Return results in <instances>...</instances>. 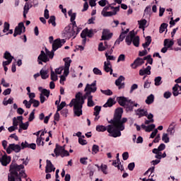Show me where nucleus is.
Masks as SVG:
<instances>
[{
	"label": "nucleus",
	"mask_w": 181,
	"mask_h": 181,
	"mask_svg": "<svg viewBox=\"0 0 181 181\" xmlns=\"http://www.w3.org/2000/svg\"><path fill=\"white\" fill-rule=\"evenodd\" d=\"M108 3V1L107 0H100L98 1V4L100 5V6H105V5H107V4Z\"/></svg>",
	"instance_id": "bf43d9fd"
},
{
	"label": "nucleus",
	"mask_w": 181,
	"mask_h": 181,
	"mask_svg": "<svg viewBox=\"0 0 181 181\" xmlns=\"http://www.w3.org/2000/svg\"><path fill=\"white\" fill-rule=\"evenodd\" d=\"M124 108L127 112H132L134 111V101L129 99L127 103H126Z\"/></svg>",
	"instance_id": "a211bd4d"
},
{
	"label": "nucleus",
	"mask_w": 181,
	"mask_h": 181,
	"mask_svg": "<svg viewBox=\"0 0 181 181\" xmlns=\"http://www.w3.org/2000/svg\"><path fill=\"white\" fill-rule=\"evenodd\" d=\"M25 166L21 165H18L16 163H12L10 165V174L8 175V181H22V177H28L25 171L21 170V169H24ZM18 172H20L18 173Z\"/></svg>",
	"instance_id": "f03ea898"
},
{
	"label": "nucleus",
	"mask_w": 181,
	"mask_h": 181,
	"mask_svg": "<svg viewBox=\"0 0 181 181\" xmlns=\"http://www.w3.org/2000/svg\"><path fill=\"white\" fill-rule=\"evenodd\" d=\"M64 156H70V153H69L66 148H64L62 153L61 154V158H64Z\"/></svg>",
	"instance_id": "13d9d810"
},
{
	"label": "nucleus",
	"mask_w": 181,
	"mask_h": 181,
	"mask_svg": "<svg viewBox=\"0 0 181 181\" xmlns=\"http://www.w3.org/2000/svg\"><path fill=\"white\" fill-rule=\"evenodd\" d=\"M74 114L76 117H81L83 115V104L76 103L74 106Z\"/></svg>",
	"instance_id": "423d86ee"
},
{
	"label": "nucleus",
	"mask_w": 181,
	"mask_h": 181,
	"mask_svg": "<svg viewBox=\"0 0 181 181\" xmlns=\"http://www.w3.org/2000/svg\"><path fill=\"white\" fill-rule=\"evenodd\" d=\"M105 57H106L107 62H108V60H109V61H110V60H115V57L114 56H112V55H108V52H106V53L105 54Z\"/></svg>",
	"instance_id": "5fc2aeb1"
},
{
	"label": "nucleus",
	"mask_w": 181,
	"mask_h": 181,
	"mask_svg": "<svg viewBox=\"0 0 181 181\" xmlns=\"http://www.w3.org/2000/svg\"><path fill=\"white\" fill-rule=\"evenodd\" d=\"M45 51H46V54L48 57V59H53V57H54V52L55 51H53V49L52 50V52L50 51H48L47 50V48H45Z\"/></svg>",
	"instance_id": "473e14b6"
},
{
	"label": "nucleus",
	"mask_w": 181,
	"mask_h": 181,
	"mask_svg": "<svg viewBox=\"0 0 181 181\" xmlns=\"http://www.w3.org/2000/svg\"><path fill=\"white\" fill-rule=\"evenodd\" d=\"M155 100V96H153V94H151L148 95L145 101L146 104H148L150 105V104H152Z\"/></svg>",
	"instance_id": "a878e982"
},
{
	"label": "nucleus",
	"mask_w": 181,
	"mask_h": 181,
	"mask_svg": "<svg viewBox=\"0 0 181 181\" xmlns=\"http://www.w3.org/2000/svg\"><path fill=\"white\" fill-rule=\"evenodd\" d=\"M135 37V31L132 30L130 31L129 35L126 37L125 42L128 46H131L132 43V40Z\"/></svg>",
	"instance_id": "f8f14e48"
},
{
	"label": "nucleus",
	"mask_w": 181,
	"mask_h": 181,
	"mask_svg": "<svg viewBox=\"0 0 181 181\" xmlns=\"http://www.w3.org/2000/svg\"><path fill=\"white\" fill-rule=\"evenodd\" d=\"M146 54H148V51L146 49H144L143 51H140L139 52V56H140V57H142L144 56H146Z\"/></svg>",
	"instance_id": "338daca9"
},
{
	"label": "nucleus",
	"mask_w": 181,
	"mask_h": 181,
	"mask_svg": "<svg viewBox=\"0 0 181 181\" xmlns=\"http://www.w3.org/2000/svg\"><path fill=\"white\" fill-rule=\"evenodd\" d=\"M119 62H125V54H122L119 56L117 63H119Z\"/></svg>",
	"instance_id": "4d7b16f0"
},
{
	"label": "nucleus",
	"mask_w": 181,
	"mask_h": 181,
	"mask_svg": "<svg viewBox=\"0 0 181 181\" xmlns=\"http://www.w3.org/2000/svg\"><path fill=\"white\" fill-rule=\"evenodd\" d=\"M94 105H95V103L93 101V96H89L88 98V107H94Z\"/></svg>",
	"instance_id": "37998d69"
},
{
	"label": "nucleus",
	"mask_w": 181,
	"mask_h": 181,
	"mask_svg": "<svg viewBox=\"0 0 181 181\" xmlns=\"http://www.w3.org/2000/svg\"><path fill=\"white\" fill-rule=\"evenodd\" d=\"M155 81V86H160L162 84V77L160 76H157L154 79Z\"/></svg>",
	"instance_id": "a18cd8bd"
},
{
	"label": "nucleus",
	"mask_w": 181,
	"mask_h": 181,
	"mask_svg": "<svg viewBox=\"0 0 181 181\" xmlns=\"http://www.w3.org/2000/svg\"><path fill=\"white\" fill-rule=\"evenodd\" d=\"M41 94H42V95H45V97H47V98H49V97L50 95V90H47L46 88H44L41 90Z\"/></svg>",
	"instance_id": "ea45409f"
},
{
	"label": "nucleus",
	"mask_w": 181,
	"mask_h": 181,
	"mask_svg": "<svg viewBox=\"0 0 181 181\" xmlns=\"http://www.w3.org/2000/svg\"><path fill=\"white\" fill-rule=\"evenodd\" d=\"M34 119H35V110H33L30 112L29 118H28V121H29V122H32V121H33Z\"/></svg>",
	"instance_id": "3c124183"
},
{
	"label": "nucleus",
	"mask_w": 181,
	"mask_h": 181,
	"mask_svg": "<svg viewBox=\"0 0 181 181\" xmlns=\"http://www.w3.org/2000/svg\"><path fill=\"white\" fill-rule=\"evenodd\" d=\"M104 50H105V47H104V43L100 42L98 45V51L104 52Z\"/></svg>",
	"instance_id": "6e6d98bb"
},
{
	"label": "nucleus",
	"mask_w": 181,
	"mask_h": 181,
	"mask_svg": "<svg viewBox=\"0 0 181 181\" xmlns=\"http://www.w3.org/2000/svg\"><path fill=\"white\" fill-rule=\"evenodd\" d=\"M19 127L21 129L26 131V129L29 128V122H26L25 123H23V122L22 123L20 124Z\"/></svg>",
	"instance_id": "f704fd0d"
},
{
	"label": "nucleus",
	"mask_w": 181,
	"mask_h": 181,
	"mask_svg": "<svg viewBox=\"0 0 181 181\" xmlns=\"http://www.w3.org/2000/svg\"><path fill=\"white\" fill-rule=\"evenodd\" d=\"M93 71L94 74H96L98 76H103V72H101V70H100L98 68H94Z\"/></svg>",
	"instance_id": "864d4df0"
},
{
	"label": "nucleus",
	"mask_w": 181,
	"mask_h": 181,
	"mask_svg": "<svg viewBox=\"0 0 181 181\" xmlns=\"http://www.w3.org/2000/svg\"><path fill=\"white\" fill-rule=\"evenodd\" d=\"M23 29V33H25L26 28L25 27V24L23 23V22H21L18 23V26H16L14 29L13 37H16L18 35H22Z\"/></svg>",
	"instance_id": "20e7f679"
},
{
	"label": "nucleus",
	"mask_w": 181,
	"mask_h": 181,
	"mask_svg": "<svg viewBox=\"0 0 181 181\" xmlns=\"http://www.w3.org/2000/svg\"><path fill=\"white\" fill-rule=\"evenodd\" d=\"M0 162L2 166H8V165L11 163V157L8 156H3L1 158H0Z\"/></svg>",
	"instance_id": "f3484780"
},
{
	"label": "nucleus",
	"mask_w": 181,
	"mask_h": 181,
	"mask_svg": "<svg viewBox=\"0 0 181 181\" xmlns=\"http://www.w3.org/2000/svg\"><path fill=\"white\" fill-rule=\"evenodd\" d=\"M162 141L165 142V144H168L169 142V136H168V134H163L162 136Z\"/></svg>",
	"instance_id": "de8ad7c7"
},
{
	"label": "nucleus",
	"mask_w": 181,
	"mask_h": 181,
	"mask_svg": "<svg viewBox=\"0 0 181 181\" xmlns=\"http://www.w3.org/2000/svg\"><path fill=\"white\" fill-rule=\"evenodd\" d=\"M152 67L151 66H148L146 69H140L139 70V76H151V70Z\"/></svg>",
	"instance_id": "412c9836"
},
{
	"label": "nucleus",
	"mask_w": 181,
	"mask_h": 181,
	"mask_svg": "<svg viewBox=\"0 0 181 181\" xmlns=\"http://www.w3.org/2000/svg\"><path fill=\"white\" fill-rule=\"evenodd\" d=\"M62 46H63V44H62V40L60 39H57L54 41V42L52 43V50L53 52H56V50H57V49H60V47H62Z\"/></svg>",
	"instance_id": "dca6fc26"
},
{
	"label": "nucleus",
	"mask_w": 181,
	"mask_h": 181,
	"mask_svg": "<svg viewBox=\"0 0 181 181\" xmlns=\"http://www.w3.org/2000/svg\"><path fill=\"white\" fill-rule=\"evenodd\" d=\"M110 33V30H107V29L103 30L102 40H109V39H111V37H112V33Z\"/></svg>",
	"instance_id": "6ab92c4d"
},
{
	"label": "nucleus",
	"mask_w": 181,
	"mask_h": 181,
	"mask_svg": "<svg viewBox=\"0 0 181 181\" xmlns=\"http://www.w3.org/2000/svg\"><path fill=\"white\" fill-rule=\"evenodd\" d=\"M132 43L134 46L136 47H139V36H136L134 35L133 40H132Z\"/></svg>",
	"instance_id": "c85d7f7f"
},
{
	"label": "nucleus",
	"mask_w": 181,
	"mask_h": 181,
	"mask_svg": "<svg viewBox=\"0 0 181 181\" xmlns=\"http://www.w3.org/2000/svg\"><path fill=\"white\" fill-rule=\"evenodd\" d=\"M94 36V30H88V28L83 29L81 33V37H93Z\"/></svg>",
	"instance_id": "0eeeda50"
},
{
	"label": "nucleus",
	"mask_w": 181,
	"mask_h": 181,
	"mask_svg": "<svg viewBox=\"0 0 181 181\" xmlns=\"http://www.w3.org/2000/svg\"><path fill=\"white\" fill-rule=\"evenodd\" d=\"M168 132H169L171 135L173 134H175V125L173 124H170L168 129Z\"/></svg>",
	"instance_id": "49530a36"
},
{
	"label": "nucleus",
	"mask_w": 181,
	"mask_h": 181,
	"mask_svg": "<svg viewBox=\"0 0 181 181\" xmlns=\"http://www.w3.org/2000/svg\"><path fill=\"white\" fill-rule=\"evenodd\" d=\"M88 159V158H87V157L81 158H80V163H82V165H87Z\"/></svg>",
	"instance_id": "0e129e2a"
},
{
	"label": "nucleus",
	"mask_w": 181,
	"mask_h": 181,
	"mask_svg": "<svg viewBox=\"0 0 181 181\" xmlns=\"http://www.w3.org/2000/svg\"><path fill=\"white\" fill-rule=\"evenodd\" d=\"M29 143L28 141L22 142L21 143V149H25V148H29Z\"/></svg>",
	"instance_id": "052dcab7"
},
{
	"label": "nucleus",
	"mask_w": 181,
	"mask_h": 181,
	"mask_svg": "<svg viewBox=\"0 0 181 181\" xmlns=\"http://www.w3.org/2000/svg\"><path fill=\"white\" fill-rule=\"evenodd\" d=\"M84 91H86L85 94L88 96V98H89L90 96H92L91 93H95V91H97V87L92 88L90 86V84L88 83Z\"/></svg>",
	"instance_id": "4468645a"
},
{
	"label": "nucleus",
	"mask_w": 181,
	"mask_h": 181,
	"mask_svg": "<svg viewBox=\"0 0 181 181\" xmlns=\"http://www.w3.org/2000/svg\"><path fill=\"white\" fill-rule=\"evenodd\" d=\"M30 8H32V4H30L29 2H26L23 8V12H25L28 13Z\"/></svg>",
	"instance_id": "a19ab883"
},
{
	"label": "nucleus",
	"mask_w": 181,
	"mask_h": 181,
	"mask_svg": "<svg viewBox=\"0 0 181 181\" xmlns=\"http://www.w3.org/2000/svg\"><path fill=\"white\" fill-rule=\"evenodd\" d=\"M104 70L106 73H110V74H112V69H111L110 66L107 65V62H104Z\"/></svg>",
	"instance_id": "e433bc0d"
},
{
	"label": "nucleus",
	"mask_w": 181,
	"mask_h": 181,
	"mask_svg": "<svg viewBox=\"0 0 181 181\" xmlns=\"http://www.w3.org/2000/svg\"><path fill=\"white\" fill-rule=\"evenodd\" d=\"M135 168V163H130L128 165V169L129 170H134Z\"/></svg>",
	"instance_id": "774afa93"
},
{
	"label": "nucleus",
	"mask_w": 181,
	"mask_h": 181,
	"mask_svg": "<svg viewBox=\"0 0 181 181\" xmlns=\"http://www.w3.org/2000/svg\"><path fill=\"white\" fill-rule=\"evenodd\" d=\"M116 100L121 107H124L127 105V102L129 101L128 98L124 96L117 97Z\"/></svg>",
	"instance_id": "ddd939ff"
},
{
	"label": "nucleus",
	"mask_w": 181,
	"mask_h": 181,
	"mask_svg": "<svg viewBox=\"0 0 181 181\" xmlns=\"http://www.w3.org/2000/svg\"><path fill=\"white\" fill-rule=\"evenodd\" d=\"M51 80L52 81H57V80H58L57 74H56V73H54V71L52 68H51Z\"/></svg>",
	"instance_id": "72a5a7b5"
},
{
	"label": "nucleus",
	"mask_w": 181,
	"mask_h": 181,
	"mask_svg": "<svg viewBox=\"0 0 181 181\" xmlns=\"http://www.w3.org/2000/svg\"><path fill=\"white\" fill-rule=\"evenodd\" d=\"M94 111L93 115H95V117H98V115H100V112L101 111V106L96 105L94 107Z\"/></svg>",
	"instance_id": "2f4dec72"
},
{
	"label": "nucleus",
	"mask_w": 181,
	"mask_h": 181,
	"mask_svg": "<svg viewBox=\"0 0 181 181\" xmlns=\"http://www.w3.org/2000/svg\"><path fill=\"white\" fill-rule=\"evenodd\" d=\"M11 27V25L8 22H5L4 24V30L3 33H6L8 30H9V28Z\"/></svg>",
	"instance_id": "c03bdc74"
},
{
	"label": "nucleus",
	"mask_w": 181,
	"mask_h": 181,
	"mask_svg": "<svg viewBox=\"0 0 181 181\" xmlns=\"http://www.w3.org/2000/svg\"><path fill=\"white\" fill-rule=\"evenodd\" d=\"M122 81H125V77H124L123 76H120L115 81V84L118 87L119 90H122V88H125V83H122Z\"/></svg>",
	"instance_id": "1a4fd4ad"
},
{
	"label": "nucleus",
	"mask_w": 181,
	"mask_h": 181,
	"mask_svg": "<svg viewBox=\"0 0 181 181\" xmlns=\"http://www.w3.org/2000/svg\"><path fill=\"white\" fill-rule=\"evenodd\" d=\"M64 62H65L64 69H70V64H71V59H70L69 57L64 58Z\"/></svg>",
	"instance_id": "bb28decb"
},
{
	"label": "nucleus",
	"mask_w": 181,
	"mask_h": 181,
	"mask_svg": "<svg viewBox=\"0 0 181 181\" xmlns=\"http://www.w3.org/2000/svg\"><path fill=\"white\" fill-rule=\"evenodd\" d=\"M136 111V115L139 116V118L142 117H148V110L139 108Z\"/></svg>",
	"instance_id": "2eb2a0df"
},
{
	"label": "nucleus",
	"mask_w": 181,
	"mask_h": 181,
	"mask_svg": "<svg viewBox=\"0 0 181 181\" xmlns=\"http://www.w3.org/2000/svg\"><path fill=\"white\" fill-rule=\"evenodd\" d=\"M114 105H115V103H114V99H112V98H110L106 102V103L103 105V107L104 108H107L108 107H111Z\"/></svg>",
	"instance_id": "393cba45"
},
{
	"label": "nucleus",
	"mask_w": 181,
	"mask_h": 181,
	"mask_svg": "<svg viewBox=\"0 0 181 181\" xmlns=\"http://www.w3.org/2000/svg\"><path fill=\"white\" fill-rule=\"evenodd\" d=\"M46 163L45 173H52V172H54L56 170V168H54V165H53L50 160H47Z\"/></svg>",
	"instance_id": "6e6552de"
},
{
	"label": "nucleus",
	"mask_w": 181,
	"mask_h": 181,
	"mask_svg": "<svg viewBox=\"0 0 181 181\" xmlns=\"http://www.w3.org/2000/svg\"><path fill=\"white\" fill-rule=\"evenodd\" d=\"M146 22L147 21L145 19L138 21L139 25V29H145V25H146Z\"/></svg>",
	"instance_id": "79ce46f5"
},
{
	"label": "nucleus",
	"mask_w": 181,
	"mask_h": 181,
	"mask_svg": "<svg viewBox=\"0 0 181 181\" xmlns=\"http://www.w3.org/2000/svg\"><path fill=\"white\" fill-rule=\"evenodd\" d=\"M168 25L166 23H163L159 28V33H163L165 32V29L168 28Z\"/></svg>",
	"instance_id": "c9c22d12"
},
{
	"label": "nucleus",
	"mask_w": 181,
	"mask_h": 181,
	"mask_svg": "<svg viewBox=\"0 0 181 181\" xmlns=\"http://www.w3.org/2000/svg\"><path fill=\"white\" fill-rule=\"evenodd\" d=\"M101 93H103V94H105V95H112V91L110 89L103 90H100Z\"/></svg>",
	"instance_id": "603ef678"
},
{
	"label": "nucleus",
	"mask_w": 181,
	"mask_h": 181,
	"mask_svg": "<svg viewBox=\"0 0 181 181\" xmlns=\"http://www.w3.org/2000/svg\"><path fill=\"white\" fill-rule=\"evenodd\" d=\"M100 152V146L96 144H93L92 146V153L93 155H96V153H98Z\"/></svg>",
	"instance_id": "c756f323"
},
{
	"label": "nucleus",
	"mask_w": 181,
	"mask_h": 181,
	"mask_svg": "<svg viewBox=\"0 0 181 181\" xmlns=\"http://www.w3.org/2000/svg\"><path fill=\"white\" fill-rule=\"evenodd\" d=\"M10 148H11L12 151L16 152V153H18V152L22 149V147H21L19 144H10Z\"/></svg>",
	"instance_id": "4be33fe9"
},
{
	"label": "nucleus",
	"mask_w": 181,
	"mask_h": 181,
	"mask_svg": "<svg viewBox=\"0 0 181 181\" xmlns=\"http://www.w3.org/2000/svg\"><path fill=\"white\" fill-rule=\"evenodd\" d=\"M64 149H65L64 146H62L57 144L55 146V148L54 149V153H55L56 156H61Z\"/></svg>",
	"instance_id": "9b49d317"
},
{
	"label": "nucleus",
	"mask_w": 181,
	"mask_h": 181,
	"mask_svg": "<svg viewBox=\"0 0 181 181\" xmlns=\"http://www.w3.org/2000/svg\"><path fill=\"white\" fill-rule=\"evenodd\" d=\"M163 97L164 98H170V97H172V93H170V91H166L164 94H163Z\"/></svg>",
	"instance_id": "e2e57ef3"
},
{
	"label": "nucleus",
	"mask_w": 181,
	"mask_h": 181,
	"mask_svg": "<svg viewBox=\"0 0 181 181\" xmlns=\"http://www.w3.org/2000/svg\"><path fill=\"white\" fill-rule=\"evenodd\" d=\"M65 105H66V102H62L60 105H58L57 110V112H59V111H62V110L64 108Z\"/></svg>",
	"instance_id": "8fccbe9b"
},
{
	"label": "nucleus",
	"mask_w": 181,
	"mask_h": 181,
	"mask_svg": "<svg viewBox=\"0 0 181 181\" xmlns=\"http://www.w3.org/2000/svg\"><path fill=\"white\" fill-rule=\"evenodd\" d=\"M63 37H65V39H75L76 37V30L74 28H71V24H69L68 26H66L64 32L62 33Z\"/></svg>",
	"instance_id": "7ed1b4c3"
},
{
	"label": "nucleus",
	"mask_w": 181,
	"mask_h": 181,
	"mask_svg": "<svg viewBox=\"0 0 181 181\" xmlns=\"http://www.w3.org/2000/svg\"><path fill=\"white\" fill-rule=\"evenodd\" d=\"M175 45V42L173 40L165 39L164 40V46L166 47L168 49L172 47Z\"/></svg>",
	"instance_id": "5701e85b"
},
{
	"label": "nucleus",
	"mask_w": 181,
	"mask_h": 181,
	"mask_svg": "<svg viewBox=\"0 0 181 181\" xmlns=\"http://www.w3.org/2000/svg\"><path fill=\"white\" fill-rule=\"evenodd\" d=\"M124 110L122 107H117L114 114L113 119L109 121V124L107 127L104 125L96 126V131L98 132H105L107 131L109 134V136H112V138H118L121 136V131L125 129V122L128 121L126 117L122 118V114ZM121 118H122L121 119Z\"/></svg>",
	"instance_id": "f257e3e1"
},
{
	"label": "nucleus",
	"mask_w": 181,
	"mask_h": 181,
	"mask_svg": "<svg viewBox=\"0 0 181 181\" xmlns=\"http://www.w3.org/2000/svg\"><path fill=\"white\" fill-rule=\"evenodd\" d=\"M40 74L41 76V78H42V80H46V78H49V71H46L45 69H41L40 71Z\"/></svg>",
	"instance_id": "b1692460"
},
{
	"label": "nucleus",
	"mask_w": 181,
	"mask_h": 181,
	"mask_svg": "<svg viewBox=\"0 0 181 181\" xmlns=\"http://www.w3.org/2000/svg\"><path fill=\"white\" fill-rule=\"evenodd\" d=\"M83 93H81V92H78V93H76V104H81V100H82V96Z\"/></svg>",
	"instance_id": "cd10ccee"
},
{
	"label": "nucleus",
	"mask_w": 181,
	"mask_h": 181,
	"mask_svg": "<svg viewBox=\"0 0 181 181\" xmlns=\"http://www.w3.org/2000/svg\"><path fill=\"white\" fill-rule=\"evenodd\" d=\"M144 63H145V61L142 58L138 57L134 60V63L131 64V67L132 69H136L139 66H142Z\"/></svg>",
	"instance_id": "9d476101"
},
{
	"label": "nucleus",
	"mask_w": 181,
	"mask_h": 181,
	"mask_svg": "<svg viewBox=\"0 0 181 181\" xmlns=\"http://www.w3.org/2000/svg\"><path fill=\"white\" fill-rule=\"evenodd\" d=\"M155 127L156 126L154 124L147 126V127L146 129V132H151V131H153V129H155Z\"/></svg>",
	"instance_id": "09e8293b"
},
{
	"label": "nucleus",
	"mask_w": 181,
	"mask_h": 181,
	"mask_svg": "<svg viewBox=\"0 0 181 181\" xmlns=\"http://www.w3.org/2000/svg\"><path fill=\"white\" fill-rule=\"evenodd\" d=\"M48 23H51L52 25V26L55 27L56 26V16H51L48 21Z\"/></svg>",
	"instance_id": "58836bf2"
},
{
	"label": "nucleus",
	"mask_w": 181,
	"mask_h": 181,
	"mask_svg": "<svg viewBox=\"0 0 181 181\" xmlns=\"http://www.w3.org/2000/svg\"><path fill=\"white\" fill-rule=\"evenodd\" d=\"M49 61V57H47V54L45 52V51L42 50L37 57L38 64H43V63H47Z\"/></svg>",
	"instance_id": "39448f33"
},
{
	"label": "nucleus",
	"mask_w": 181,
	"mask_h": 181,
	"mask_svg": "<svg viewBox=\"0 0 181 181\" xmlns=\"http://www.w3.org/2000/svg\"><path fill=\"white\" fill-rule=\"evenodd\" d=\"M101 14L105 18H107V17H109V16H114V15H115V12H112V11H106L105 13L104 12H101Z\"/></svg>",
	"instance_id": "4c0bfd02"
},
{
	"label": "nucleus",
	"mask_w": 181,
	"mask_h": 181,
	"mask_svg": "<svg viewBox=\"0 0 181 181\" xmlns=\"http://www.w3.org/2000/svg\"><path fill=\"white\" fill-rule=\"evenodd\" d=\"M78 143L80 144V145H87V141L83 139L81 137L78 138Z\"/></svg>",
	"instance_id": "69168bd1"
},
{
	"label": "nucleus",
	"mask_w": 181,
	"mask_h": 181,
	"mask_svg": "<svg viewBox=\"0 0 181 181\" xmlns=\"http://www.w3.org/2000/svg\"><path fill=\"white\" fill-rule=\"evenodd\" d=\"M4 59H5L6 60H11V62H12V60H13V57H12V55L9 52L6 51L4 54Z\"/></svg>",
	"instance_id": "7c9ffc66"
},
{
	"label": "nucleus",
	"mask_w": 181,
	"mask_h": 181,
	"mask_svg": "<svg viewBox=\"0 0 181 181\" xmlns=\"http://www.w3.org/2000/svg\"><path fill=\"white\" fill-rule=\"evenodd\" d=\"M107 165H102L101 167H100V169L102 170V172L105 174V175H107Z\"/></svg>",
	"instance_id": "680f3d73"
},
{
	"label": "nucleus",
	"mask_w": 181,
	"mask_h": 181,
	"mask_svg": "<svg viewBox=\"0 0 181 181\" xmlns=\"http://www.w3.org/2000/svg\"><path fill=\"white\" fill-rule=\"evenodd\" d=\"M173 94L174 97H177L179 94H181V86H179V84L176 83L173 87Z\"/></svg>",
	"instance_id": "aec40b11"
}]
</instances>
